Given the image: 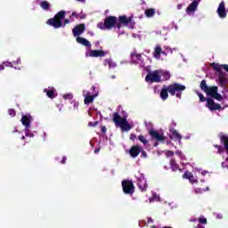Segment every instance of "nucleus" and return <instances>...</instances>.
I'll use <instances>...</instances> for the list:
<instances>
[{"mask_svg": "<svg viewBox=\"0 0 228 228\" xmlns=\"http://www.w3.org/2000/svg\"><path fill=\"white\" fill-rule=\"evenodd\" d=\"M200 88L201 90H203V92H207L208 89L209 88L208 86V85L206 84V80H202L201 83H200Z\"/></svg>", "mask_w": 228, "mask_h": 228, "instance_id": "34", "label": "nucleus"}, {"mask_svg": "<svg viewBox=\"0 0 228 228\" xmlns=\"http://www.w3.org/2000/svg\"><path fill=\"white\" fill-rule=\"evenodd\" d=\"M197 6H199L198 1H193L188 7H187V13L188 15H191V13L195 12V10H197Z\"/></svg>", "mask_w": 228, "mask_h": 228, "instance_id": "20", "label": "nucleus"}, {"mask_svg": "<svg viewBox=\"0 0 228 228\" xmlns=\"http://www.w3.org/2000/svg\"><path fill=\"white\" fill-rule=\"evenodd\" d=\"M113 122L115 126H120L122 131H131V125L127 122V115L121 117L118 113L113 114Z\"/></svg>", "mask_w": 228, "mask_h": 228, "instance_id": "1", "label": "nucleus"}, {"mask_svg": "<svg viewBox=\"0 0 228 228\" xmlns=\"http://www.w3.org/2000/svg\"><path fill=\"white\" fill-rule=\"evenodd\" d=\"M214 99H216V101H222V96L220 94H216L215 95L212 96Z\"/></svg>", "mask_w": 228, "mask_h": 228, "instance_id": "42", "label": "nucleus"}, {"mask_svg": "<svg viewBox=\"0 0 228 228\" xmlns=\"http://www.w3.org/2000/svg\"><path fill=\"white\" fill-rule=\"evenodd\" d=\"M139 140H140V142H142V143H143V145H147V143H149V142L143 135H140Z\"/></svg>", "mask_w": 228, "mask_h": 228, "instance_id": "38", "label": "nucleus"}, {"mask_svg": "<svg viewBox=\"0 0 228 228\" xmlns=\"http://www.w3.org/2000/svg\"><path fill=\"white\" fill-rule=\"evenodd\" d=\"M170 133H171L170 138L172 140L177 141L181 144V140L183 139V136H181V134H179V132H177V130L175 129H171Z\"/></svg>", "mask_w": 228, "mask_h": 228, "instance_id": "18", "label": "nucleus"}, {"mask_svg": "<svg viewBox=\"0 0 228 228\" xmlns=\"http://www.w3.org/2000/svg\"><path fill=\"white\" fill-rule=\"evenodd\" d=\"M117 26V17L110 16L105 19L104 23H98L100 29H111Z\"/></svg>", "mask_w": 228, "mask_h": 228, "instance_id": "4", "label": "nucleus"}, {"mask_svg": "<svg viewBox=\"0 0 228 228\" xmlns=\"http://www.w3.org/2000/svg\"><path fill=\"white\" fill-rule=\"evenodd\" d=\"M166 156H167V158H170V157L174 156V151H167V153H166Z\"/></svg>", "mask_w": 228, "mask_h": 228, "instance_id": "44", "label": "nucleus"}, {"mask_svg": "<svg viewBox=\"0 0 228 228\" xmlns=\"http://www.w3.org/2000/svg\"><path fill=\"white\" fill-rule=\"evenodd\" d=\"M165 49H166V51H167V53H168V51H169L171 53H173L174 51H176L175 48L172 49V48H170V46H166Z\"/></svg>", "mask_w": 228, "mask_h": 228, "instance_id": "43", "label": "nucleus"}, {"mask_svg": "<svg viewBox=\"0 0 228 228\" xmlns=\"http://www.w3.org/2000/svg\"><path fill=\"white\" fill-rule=\"evenodd\" d=\"M135 177L137 179V185L139 190H141V191H145L147 190V180H145L143 174L137 172L135 174Z\"/></svg>", "mask_w": 228, "mask_h": 228, "instance_id": "5", "label": "nucleus"}, {"mask_svg": "<svg viewBox=\"0 0 228 228\" xmlns=\"http://www.w3.org/2000/svg\"><path fill=\"white\" fill-rule=\"evenodd\" d=\"M47 97L50 99H54V91L53 90H48L46 91Z\"/></svg>", "mask_w": 228, "mask_h": 228, "instance_id": "37", "label": "nucleus"}, {"mask_svg": "<svg viewBox=\"0 0 228 228\" xmlns=\"http://www.w3.org/2000/svg\"><path fill=\"white\" fill-rule=\"evenodd\" d=\"M194 191H195V193H202L205 191L200 189V188H197V189L194 190Z\"/></svg>", "mask_w": 228, "mask_h": 228, "instance_id": "45", "label": "nucleus"}, {"mask_svg": "<svg viewBox=\"0 0 228 228\" xmlns=\"http://www.w3.org/2000/svg\"><path fill=\"white\" fill-rule=\"evenodd\" d=\"M161 77H163L162 81H168L170 79V72L162 69Z\"/></svg>", "mask_w": 228, "mask_h": 228, "instance_id": "28", "label": "nucleus"}, {"mask_svg": "<svg viewBox=\"0 0 228 228\" xmlns=\"http://www.w3.org/2000/svg\"><path fill=\"white\" fill-rule=\"evenodd\" d=\"M99 151H100V149H95L94 150V154H99Z\"/></svg>", "mask_w": 228, "mask_h": 228, "instance_id": "57", "label": "nucleus"}, {"mask_svg": "<svg viewBox=\"0 0 228 228\" xmlns=\"http://www.w3.org/2000/svg\"><path fill=\"white\" fill-rule=\"evenodd\" d=\"M97 95H99V93H95L94 94H92V93H90L89 91L84 90L83 97H85V100H84L85 104L88 105L94 102V100L95 99V97H97Z\"/></svg>", "mask_w": 228, "mask_h": 228, "instance_id": "8", "label": "nucleus"}, {"mask_svg": "<svg viewBox=\"0 0 228 228\" xmlns=\"http://www.w3.org/2000/svg\"><path fill=\"white\" fill-rule=\"evenodd\" d=\"M62 98L64 99V101H72V99H74V95L70 93L63 94Z\"/></svg>", "mask_w": 228, "mask_h": 228, "instance_id": "33", "label": "nucleus"}, {"mask_svg": "<svg viewBox=\"0 0 228 228\" xmlns=\"http://www.w3.org/2000/svg\"><path fill=\"white\" fill-rule=\"evenodd\" d=\"M141 152L142 158H147V152L143 151V150Z\"/></svg>", "mask_w": 228, "mask_h": 228, "instance_id": "51", "label": "nucleus"}, {"mask_svg": "<svg viewBox=\"0 0 228 228\" xmlns=\"http://www.w3.org/2000/svg\"><path fill=\"white\" fill-rule=\"evenodd\" d=\"M199 222H200V224H208V219H206V217H204V216H200V217L199 218Z\"/></svg>", "mask_w": 228, "mask_h": 228, "instance_id": "41", "label": "nucleus"}, {"mask_svg": "<svg viewBox=\"0 0 228 228\" xmlns=\"http://www.w3.org/2000/svg\"><path fill=\"white\" fill-rule=\"evenodd\" d=\"M122 187L124 193H126L127 195H133L134 193V185L132 181L124 180L122 182Z\"/></svg>", "mask_w": 228, "mask_h": 228, "instance_id": "6", "label": "nucleus"}, {"mask_svg": "<svg viewBox=\"0 0 228 228\" xmlns=\"http://www.w3.org/2000/svg\"><path fill=\"white\" fill-rule=\"evenodd\" d=\"M98 122H89L88 126H90V127H95V126H97Z\"/></svg>", "mask_w": 228, "mask_h": 228, "instance_id": "48", "label": "nucleus"}, {"mask_svg": "<svg viewBox=\"0 0 228 228\" xmlns=\"http://www.w3.org/2000/svg\"><path fill=\"white\" fill-rule=\"evenodd\" d=\"M167 90L171 95H176L178 99H181L182 92L186 90V86L180 84H172L167 86Z\"/></svg>", "mask_w": 228, "mask_h": 228, "instance_id": "3", "label": "nucleus"}, {"mask_svg": "<svg viewBox=\"0 0 228 228\" xmlns=\"http://www.w3.org/2000/svg\"><path fill=\"white\" fill-rule=\"evenodd\" d=\"M72 16H73V17H77V15L76 14V12H73V13H72Z\"/></svg>", "mask_w": 228, "mask_h": 228, "instance_id": "61", "label": "nucleus"}, {"mask_svg": "<svg viewBox=\"0 0 228 228\" xmlns=\"http://www.w3.org/2000/svg\"><path fill=\"white\" fill-rule=\"evenodd\" d=\"M63 19H65V11H61L58 12V28H65V25L70 22L68 19L63 22Z\"/></svg>", "mask_w": 228, "mask_h": 228, "instance_id": "9", "label": "nucleus"}, {"mask_svg": "<svg viewBox=\"0 0 228 228\" xmlns=\"http://www.w3.org/2000/svg\"><path fill=\"white\" fill-rule=\"evenodd\" d=\"M39 4L43 10H51V4L47 1H43Z\"/></svg>", "mask_w": 228, "mask_h": 228, "instance_id": "29", "label": "nucleus"}, {"mask_svg": "<svg viewBox=\"0 0 228 228\" xmlns=\"http://www.w3.org/2000/svg\"><path fill=\"white\" fill-rule=\"evenodd\" d=\"M161 74H163V69L150 71L145 77L146 83H161Z\"/></svg>", "mask_w": 228, "mask_h": 228, "instance_id": "2", "label": "nucleus"}, {"mask_svg": "<svg viewBox=\"0 0 228 228\" xmlns=\"http://www.w3.org/2000/svg\"><path fill=\"white\" fill-rule=\"evenodd\" d=\"M196 228H204V226L198 224V226Z\"/></svg>", "mask_w": 228, "mask_h": 228, "instance_id": "58", "label": "nucleus"}, {"mask_svg": "<svg viewBox=\"0 0 228 228\" xmlns=\"http://www.w3.org/2000/svg\"><path fill=\"white\" fill-rule=\"evenodd\" d=\"M217 218H222V216L221 215H217Z\"/></svg>", "mask_w": 228, "mask_h": 228, "instance_id": "63", "label": "nucleus"}, {"mask_svg": "<svg viewBox=\"0 0 228 228\" xmlns=\"http://www.w3.org/2000/svg\"><path fill=\"white\" fill-rule=\"evenodd\" d=\"M71 104L74 105V109H75V110H77V106H79V102H72Z\"/></svg>", "mask_w": 228, "mask_h": 228, "instance_id": "47", "label": "nucleus"}, {"mask_svg": "<svg viewBox=\"0 0 228 228\" xmlns=\"http://www.w3.org/2000/svg\"><path fill=\"white\" fill-rule=\"evenodd\" d=\"M212 67L213 69H215V70H217L218 72H220V69H222V65L216 63H212Z\"/></svg>", "mask_w": 228, "mask_h": 228, "instance_id": "39", "label": "nucleus"}, {"mask_svg": "<svg viewBox=\"0 0 228 228\" xmlns=\"http://www.w3.org/2000/svg\"><path fill=\"white\" fill-rule=\"evenodd\" d=\"M117 28H118V29H120V28H121L120 23H119V24H118Z\"/></svg>", "mask_w": 228, "mask_h": 228, "instance_id": "60", "label": "nucleus"}, {"mask_svg": "<svg viewBox=\"0 0 228 228\" xmlns=\"http://www.w3.org/2000/svg\"><path fill=\"white\" fill-rule=\"evenodd\" d=\"M21 124L22 126H25L26 131H28V129H29L31 126V115L29 114L23 115L21 118Z\"/></svg>", "mask_w": 228, "mask_h": 228, "instance_id": "14", "label": "nucleus"}, {"mask_svg": "<svg viewBox=\"0 0 228 228\" xmlns=\"http://www.w3.org/2000/svg\"><path fill=\"white\" fill-rule=\"evenodd\" d=\"M182 8H183V4H180L177 5V10H181Z\"/></svg>", "mask_w": 228, "mask_h": 228, "instance_id": "56", "label": "nucleus"}, {"mask_svg": "<svg viewBox=\"0 0 228 228\" xmlns=\"http://www.w3.org/2000/svg\"><path fill=\"white\" fill-rule=\"evenodd\" d=\"M175 154H177V156H180V158H182V159L184 158L183 155V152H181L179 151H176Z\"/></svg>", "mask_w": 228, "mask_h": 228, "instance_id": "49", "label": "nucleus"}, {"mask_svg": "<svg viewBox=\"0 0 228 228\" xmlns=\"http://www.w3.org/2000/svg\"><path fill=\"white\" fill-rule=\"evenodd\" d=\"M104 65H109L110 69H115V67H117V63H115L110 59H106L104 61Z\"/></svg>", "mask_w": 228, "mask_h": 228, "instance_id": "26", "label": "nucleus"}, {"mask_svg": "<svg viewBox=\"0 0 228 228\" xmlns=\"http://www.w3.org/2000/svg\"><path fill=\"white\" fill-rule=\"evenodd\" d=\"M218 82L221 85V86H225V76L224 75H219Z\"/></svg>", "mask_w": 228, "mask_h": 228, "instance_id": "31", "label": "nucleus"}, {"mask_svg": "<svg viewBox=\"0 0 228 228\" xmlns=\"http://www.w3.org/2000/svg\"><path fill=\"white\" fill-rule=\"evenodd\" d=\"M119 22L120 24H125V26H128L129 28H134V23H133V18L132 17H126V16H119Z\"/></svg>", "mask_w": 228, "mask_h": 228, "instance_id": "13", "label": "nucleus"}, {"mask_svg": "<svg viewBox=\"0 0 228 228\" xmlns=\"http://www.w3.org/2000/svg\"><path fill=\"white\" fill-rule=\"evenodd\" d=\"M102 131H106V127H105V126L102 127Z\"/></svg>", "mask_w": 228, "mask_h": 228, "instance_id": "62", "label": "nucleus"}, {"mask_svg": "<svg viewBox=\"0 0 228 228\" xmlns=\"http://www.w3.org/2000/svg\"><path fill=\"white\" fill-rule=\"evenodd\" d=\"M153 196H152V198L151 199H150V202H159V195H158V194H156V193H153L152 194Z\"/></svg>", "mask_w": 228, "mask_h": 228, "instance_id": "35", "label": "nucleus"}, {"mask_svg": "<svg viewBox=\"0 0 228 228\" xmlns=\"http://www.w3.org/2000/svg\"><path fill=\"white\" fill-rule=\"evenodd\" d=\"M161 54H167V53L161 50V46L156 45L153 52L154 58H156V60H159V58H161Z\"/></svg>", "mask_w": 228, "mask_h": 228, "instance_id": "21", "label": "nucleus"}, {"mask_svg": "<svg viewBox=\"0 0 228 228\" xmlns=\"http://www.w3.org/2000/svg\"><path fill=\"white\" fill-rule=\"evenodd\" d=\"M142 151H143V148L138 145H134L130 149L129 154L131 158H138V155L140 154V152H142Z\"/></svg>", "mask_w": 228, "mask_h": 228, "instance_id": "16", "label": "nucleus"}, {"mask_svg": "<svg viewBox=\"0 0 228 228\" xmlns=\"http://www.w3.org/2000/svg\"><path fill=\"white\" fill-rule=\"evenodd\" d=\"M8 114L10 115V117H15V115H17V112L15 111L14 109H9Z\"/></svg>", "mask_w": 228, "mask_h": 228, "instance_id": "40", "label": "nucleus"}, {"mask_svg": "<svg viewBox=\"0 0 228 228\" xmlns=\"http://www.w3.org/2000/svg\"><path fill=\"white\" fill-rule=\"evenodd\" d=\"M183 179H188L191 184L197 183V177L191 172H185L183 175Z\"/></svg>", "mask_w": 228, "mask_h": 228, "instance_id": "22", "label": "nucleus"}, {"mask_svg": "<svg viewBox=\"0 0 228 228\" xmlns=\"http://www.w3.org/2000/svg\"><path fill=\"white\" fill-rule=\"evenodd\" d=\"M77 44H81L82 45H86V47H92V44H90V41L86 39L85 37H77Z\"/></svg>", "mask_w": 228, "mask_h": 228, "instance_id": "23", "label": "nucleus"}, {"mask_svg": "<svg viewBox=\"0 0 228 228\" xmlns=\"http://www.w3.org/2000/svg\"><path fill=\"white\" fill-rule=\"evenodd\" d=\"M25 136H29L30 138H33V134H28V133H26V134H25Z\"/></svg>", "mask_w": 228, "mask_h": 228, "instance_id": "53", "label": "nucleus"}, {"mask_svg": "<svg viewBox=\"0 0 228 228\" xmlns=\"http://www.w3.org/2000/svg\"><path fill=\"white\" fill-rule=\"evenodd\" d=\"M155 13H156V10L154 9H148L145 11V15L148 18L154 17Z\"/></svg>", "mask_w": 228, "mask_h": 228, "instance_id": "30", "label": "nucleus"}, {"mask_svg": "<svg viewBox=\"0 0 228 228\" xmlns=\"http://www.w3.org/2000/svg\"><path fill=\"white\" fill-rule=\"evenodd\" d=\"M205 93H207V95H210V97H213L218 93V87L216 86L208 87L207 92Z\"/></svg>", "mask_w": 228, "mask_h": 228, "instance_id": "25", "label": "nucleus"}, {"mask_svg": "<svg viewBox=\"0 0 228 228\" xmlns=\"http://www.w3.org/2000/svg\"><path fill=\"white\" fill-rule=\"evenodd\" d=\"M207 108L213 111L216 110H221L222 106H220V104L218 103H215V101L212 98H208Z\"/></svg>", "mask_w": 228, "mask_h": 228, "instance_id": "11", "label": "nucleus"}, {"mask_svg": "<svg viewBox=\"0 0 228 228\" xmlns=\"http://www.w3.org/2000/svg\"><path fill=\"white\" fill-rule=\"evenodd\" d=\"M215 147L217 149L219 153L223 152L224 149H222V146L215 145Z\"/></svg>", "mask_w": 228, "mask_h": 228, "instance_id": "46", "label": "nucleus"}, {"mask_svg": "<svg viewBox=\"0 0 228 228\" xmlns=\"http://www.w3.org/2000/svg\"><path fill=\"white\" fill-rule=\"evenodd\" d=\"M0 70H4V64H0Z\"/></svg>", "mask_w": 228, "mask_h": 228, "instance_id": "54", "label": "nucleus"}, {"mask_svg": "<svg viewBox=\"0 0 228 228\" xmlns=\"http://www.w3.org/2000/svg\"><path fill=\"white\" fill-rule=\"evenodd\" d=\"M46 24L54 28V29H58V13H56L53 18L46 20Z\"/></svg>", "mask_w": 228, "mask_h": 228, "instance_id": "17", "label": "nucleus"}, {"mask_svg": "<svg viewBox=\"0 0 228 228\" xmlns=\"http://www.w3.org/2000/svg\"><path fill=\"white\" fill-rule=\"evenodd\" d=\"M86 58H99L106 56V52L102 50H87L86 52Z\"/></svg>", "mask_w": 228, "mask_h": 228, "instance_id": "7", "label": "nucleus"}, {"mask_svg": "<svg viewBox=\"0 0 228 228\" xmlns=\"http://www.w3.org/2000/svg\"><path fill=\"white\" fill-rule=\"evenodd\" d=\"M10 65H12V62L5 64V67H10Z\"/></svg>", "mask_w": 228, "mask_h": 228, "instance_id": "59", "label": "nucleus"}, {"mask_svg": "<svg viewBox=\"0 0 228 228\" xmlns=\"http://www.w3.org/2000/svg\"><path fill=\"white\" fill-rule=\"evenodd\" d=\"M160 98L162 99V101H167V99H168V87H167V86H164L161 89Z\"/></svg>", "mask_w": 228, "mask_h": 228, "instance_id": "24", "label": "nucleus"}, {"mask_svg": "<svg viewBox=\"0 0 228 228\" xmlns=\"http://www.w3.org/2000/svg\"><path fill=\"white\" fill-rule=\"evenodd\" d=\"M132 63H135L136 65H140L143 67L145 64L143 63V59H142V54H138L136 53H131Z\"/></svg>", "mask_w": 228, "mask_h": 228, "instance_id": "10", "label": "nucleus"}, {"mask_svg": "<svg viewBox=\"0 0 228 228\" xmlns=\"http://www.w3.org/2000/svg\"><path fill=\"white\" fill-rule=\"evenodd\" d=\"M148 224H152V218L148 217Z\"/></svg>", "mask_w": 228, "mask_h": 228, "instance_id": "55", "label": "nucleus"}, {"mask_svg": "<svg viewBox=\"0 0 228 228\" xmlns=\"http://www.w3.org/2000/svg\"><path fill=\"white\" fill-rule=\"evenodd\" d=\"M201 175H206V173L202 172V173H201Z\"/></svg>", "mask_w": 228, "mask_h": 228, "instance_id": "64", "label": "nucleus"}, {"mask_svg": "<svg viewBox=\"0 0 228 228\" xmlns=\"http://www.w3.org/2000/svg\"><path fill=\"white\" fill-rule=\"evenodd\" d=\"M222 69H224V70H226V72H228V65L227 64L222 65Z\"/></svg>", "mask_w": 228, "mask_h": 228, "instance_id": "50", "label": "nucleus"}, {"mask_svg": "<svg viewBox=\"0 0 228 228\" xmlns=\"http://www.w3.org/2000/svg\"><path fill=\"white\" fill-rule=\"evenodd\" d=\"M217 14L220 19H225L227 17V12L225 11V3L221 2L217 8Z\"/></svg>", "mask_w": 228, "mask_h": 228, "instance_id": "15", "label": "nucleus"}, {"mask_svg": "<svg viewBox=\"0 0 228 228\" xmlns=\"http://www.w3.org/2000/svg\"><path fill=\"white\" fill-rule=\"evenodd\" d=\"M195 92H196V94H197L198 97H200V102H205V101H206V97H204V94H203L199 93V91H195Z\"/></svg>", "mask_w": 228, "mask_h": 228, "instance_id": "36", "label": "nucleus"}, {"mask_svg": "<svg viewBox=\"0 0 228 228\" xmlns=\"http://www.w3.org/2000/svg\"><path fill=\"white\" fill-rule=\"evenodd\" d=\"M86 29V27L85 26V24L77 25L72 30L73 36L77 37H79V35H83Z\"/></svg>", "mask_w": 228, "mask_h": 228, "instance_id": "12", "label": "nucleus"}, {"mask_svg": "<svg viewBox=\"0 0 228 228\" xmlns=\"http://www.w3.org/2000/svg\"><path fill=\"white\" fill-rule=\"evenodd\" d=\"M150 134L151 136H152V138H155V140H158V142H165V137L163 136V134H159V132L158 131L151 130L150 131Z\"/></svg>", "mask_w": 228, "mask_h": 228, "instance_id": "19", "label": "nucleus"}, {"mask_svg": "<svg viewBox=\"0 0 228 228\" xmlns=\"http://www.w3.org/2000/svg\"><path fill=\"white\" fill-rule=\"evenodd\" d=\"M65 161H67V158L63 157L62 160L61 161V163H62L63 165H65Z\"/></svg>", "mask_w": 228, "mask_h": 228, "instance_id": "52", "label": "nucleus"}, {"mask_svg": "<svg viewBox=\"0 0 228 228\" xmlns=\"http://www.w3.org/2000/svg\"><path fill=\"white\" fill-rule=\"evenodd\" d=\"M170 165H171V168H172L173 172H175L178 170L179 167H177V164L175 163V159L170 160Z\"/></svg>", "mask_w": 228, "mask_h": 228, "instance_id": "32", "label": "nucleus"}, {"mask_svg": "<svg viewBox=\"0 0 228 228\" xmlns=\"http://www.w3.org/2000/svg\"><path fill=\"white\" fill-rule=\"evenodd\" d=\"M221 141L223 142L224 145V149L228 154V136L227 135H223L221 137Z\"/></svg>", "mask_w": 228, "mask_h": 228, "instance_id": "27", "label": "nucleus"}]
</instances>
